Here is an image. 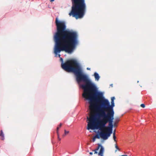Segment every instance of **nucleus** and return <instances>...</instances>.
Wrapping results in <instances>:
<instances>
[{"mask_svg":"<svg viewBox=\"0 0 156 156\" xmlns=\"http://www.w3.org/2000/svg\"><path fill=\"white\" fill-rule=\"evenodd\" d=\"M140 106L143 108H144L145 107V105L144 104H141Z\"/></svg>","mask_w":156,"mask_h":156,"instance_id":"nucleus-12","label":"nucleus"},{"mask_svg":"<svg viewBox=\"0 0 156 156\" xmlns=\"http://www.w3.org/2000/svg\"><path fill=\"white\" fill-rule=\"evenodd\" d=\"M90 102V114L89 118L87 117L89 122L87 129H99L101 131L99 133L100 137L104 140H107L112 133L114 115L106 114L103 109L96 111L95 105L91 101Z\"/></svg>","mask_w":156,"mask_h":156,"instance_id":"nucleus-2","label":"nucleus"},{"mask_svg":"<svg viewBox=\"0 0 156 156\" xmlns=\"http://www.w3.org/2000/svg\"><path fill=\"white\" fill-rule=\"evenodd\" d=\"M113 138L114 140L116 142V137L115 136V131L113 133Z\"/></svg>","mask_w":156,"mask_h":156,"instance_id":"nucleus-9","label":"nucleus"},{"mask_svg":"<svg viewBox=\"0 0 156 156\" xmlns=\"http://www.w3.org/2000/svg\"><path fill=\"white\" fill-rule=\"evenodd\" d=\"M99 135H100V134H99ZM100 135H96L95 136V138H98V139H99V138H100Z\"/></svg>","mask_w":156,"mask_h":156,"instance_id":"nucleus-10","label":"nucleus"},{"mask_svg":"<svg viewBox=\"0 0 156 156\" xmlns=\"http://www.w3.org/2000/svg\"><path fill=\"white\" fill-rule=\"evenodd\" d=\"M116 121L117 122H118L119 121V118L118 117L116 118Z\"/></svg>","mask_w":156,"mask_h":156,"instance_id":"nucleus-13","label":"nucleus"},{"mask_svg":"<svg viewBox=\"0 0 156 156\" xmlns=\"http://www.w3.org/2000/svg\"><path fill=\"white\" fill-rule=\"evenodd\" d=\"M87 70H90V68H87Z\"/></svg>","mask_w":156,"mask_h":156,"instance_id":"nucleus-20","label":"nucleus"},{"mask_svg":"<svg viewBox=\"0 0 156 156\" xmlns=\"http://www.w3.org/2000/svg\"><path fill=\"white\" fill-rule=\"evenodd\" d=\"M62 123H60V124L59 126H58V127H59V128H60L61 127V126H62Z\"/></svg>","mask_w":156,"mask_h":156,"instance_id":"nucleus-16","label":"nucleus"},{"mask_svg":"<svg viewBox=\"0 0 156 156\" xmlns=\"http://www.w3.org/2000/svg\"><path fill=\"white\" fill-rule=\"evenodd\" d=\"M58 56L59 57H60V54H58Z\"/></svg>","mask_w":156,"mask_h":156,"instance_id":"nucleus-22","label":"nucleus"},{"mask_svg":"<svg viewBox=\"0 0 156 156\" xmlns=\"http://www.w3.org/2000/svg\"><path fill=\"white\" fill-rule=\"evenodd\" d=\"M60 60L61 61H63V59L62 58H60Z\"/></svg>","mask_w":156,"mask_h":156,"instance_id":"nucleus-19","label":"nucleus"},{"mask_svg":"<svg viewBox=\"0 0 156 156\" xmlns=\"http://www.w3.org/2000/svg\"><path fill=\"white\" fill-rule=\"evenodd\" d=\"M94 76L96 80L97 81L99 80L100 77L98 73H94Z\"/></svg>","mask_w":156,"mask_h":156,"instance_id":"nucleus-6","label":"nucleus"},{"mask_svg":"<svg viewBox=\"0 0 156 156\" xmlns=\"http://www.w3.org/2000/svg\"><path fill=\"white\" fill-rule=\"evenodd\" d=\"M0 136L1 137V140H4V134H3L2 130H1V133L0 134Z\"/></svg>","mask_w":156,"mask_h":156,"instance_id":"nucleus-7","label":"nucleus"},{"mask_svg":"<svg viewBox=\"0 0 156 156\" xmlns=\"http://www.w3.org/2000/svg\"><path fill=\"white\" fill-rule=\"evenodd\" d=\"M62 68L66 71L74 73L76 77V80L78 83L82 81L85 83V84L81 85L83 89L82 96L86 99L95 105L96 111L99 109H103L107 112V114H114L113 107L115 106L114 101H111V105L108 100L105 99L103 97L101 93L98 92L96 87L88 78L87 76L84 74L76 60L71 59L67 60L61 64Z\"/></svg>","mask_w":156,"mask_h":156,"instance_id":"nucleus-1","label":"nucleus"},{"mask_svg":"<svg viewBox=\"0 0 156 156\" xmlns=\"http://www.w3.org/2000/svg\"><path fill=\"white\" fill-rule=\"evenodd\" d=\"M89 154L90 155H92L93 154V153L92 152H90Z\"/></svg>","mask_w":156,"mask_h":156,"instance_id":"nucleus-18","label":"nucleus"},{"mask_svg":"<svg viewBox=\"0 0 156 156\" xmlns=\"http://www.w3.org/2000/svg\"><path fill=\"white\" fill-rule=\"evenodd\" d=\"M64 132L65 135H66L67 134H68L69 133V131H66V130H65Z\"/></svg>","mask_w":156,"mask_h":156,"instance_id":"nucleus-11","label":"nucleus"},{"mask_svg":"<svg viewBox=\"0 0 156 156\" xmlns=\"http://www.w3.org/2000/svg\"><path fill=\"white\" fill-rule=\"evenodd\" d=\"M98 146L93 151H94V154H98L99 156H103L104 151V148L100 144H98Z\"/></svg>","mask_w":156,"mask_h":156,"instance_id":"nucleus-5","label":"nucleus"},{"mask_svg":"<svg viewBox=\"0 0 156 156\" xmlns=\"http://www.w3.org/2000/svg\"><path fill=\"white\" fill-rule=\"evenodd\" d=\"M50 2H53L54 1V0H50Z\"/></svg>","mask_w":156,"mask_h":156,"instance_id":"nucleus-21","label":"nucleus"},{"mask_svg":"<svg viewBox=\"0 0 156 156\" xmlns=\"http://www.w3.org/2000/svg\"><path fill=\"white\" fill-rule=\"evenodd\" d=\"M115 99V98L114 97H112L111 98V101H114V100Z\"/></svg>","mask_w":156,"mask_h":156,"instance_id":"nucleus-15","label":"nucleus"},{"mask_svg":"<svg viewBox=\"0 0 156 156\" xmlns=\"http://www.w3.org/2000/svg\"><path fill=\"white\" fill-rule=\"evenodd\" d=\"M72 5L69 16H72L76 19L81 18L84 16L86 9L85 0H71Z\"/></svg>","mask_w":156,"mask_h":156,"instance_id":"nucleus-4","label":"nucleus"},{"mask_svg":"<svg viewBox=\"0 0 156 156\" xmlns=\"http://www.w3.org/2000/svg\"><path fill=\"white\" fill-rule=\"evenodd\" d=\"M58 129H59V127H57V135H58V138L59 140H60L61 139L59 138V134L58 133Z\"/></svg>","mask_w":156,"mask_h":156,"instance_id":"nucleus-8","label":"nucleus"},{"mask_svg":"<svg viewBox=\"0 0 156 156\" xmlns=\"http://www.w3.org/2000/svg\"><path fill=\"white\" fill-rule=\"evenodd\" d=\"M95 139H96V138H95V136H94V137L93 138V142H94L95 141Z\"/></svg>","mask_w":156,"mask_h":156,"instance_id":"nucleus-17","label":"nucleus"},{"mask_svg":"<svg viewBox=\"0 0 156 156\" xmlns=\"http://www.w3.org/2000/svg\"><path fill=\"white\" fill-rule=\"evenodd\" d=\"M115 148H116L119 151H120V149L116 144L115 145Z\"/></svg>","mask_w":156,"mask_h":156,"instance_id":"nucleus-14","label":"nucleus"},{"mask_svg":"<svg viewBox=\"0 0 156 156\" xmlns=\"http://www.w3.org/2000/svg\"><path fill=\"white\" fill-rule=\"evenodd\" d=\"M55 23L57 32L54 37L55 42L54 53L57 55L63 51L71 53L78 43L77 33L66 30L65 22L58 20L57 17L56 18Z\"/></svg>","mask_w":156,"mask_h":156,"instance_id":"nucleus-3","label":"nucleus"}]
</instances>
